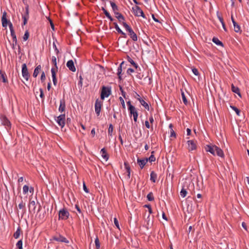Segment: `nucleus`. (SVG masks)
Listing matches in <instances>:
<instances>
[{
  "label": "nucleus",
  "mask_w": 249,
  "mask_h": 249,
  "mask_svg": "<svg viewBox=\"0 0 249 249\" xmlns=\"http://www.w3.org/2000/svg\"><path fill=\"white\" fill-rule=\"evenodd\" d=\"M113 24L114 25V27L116 29V31L120 34H121V35H123V37H126V35L125 33H124V32H123L121 29L119 28V27L118 26L117 23L116 22H114L113 23Z\"/></svg>",
  "instance_id": "23"
},
{
  "label": "nucleus",
  "mask_w": 249,
  "mask_h": 249,
  "mask_svg": "<svg viewBox=\"0 0 249 249\" xmlns=\"http://www.w3.org/2000/svg\"><path fill=\"white\" fill-rule=\"evenodd\" d=\"M181 97H182V99L184 104L186 105H187V104H188L187 100L185 97L184 92L182 91H181Z\"/></svg>",
  "instance_id": "38"
},
{
  "label": "nucleus",
  "mask_w": 249,
  "mask_h": 249,
  "mask_svg": "<svg viewBox=\"0 0 249 249\" xmlns=\"http://www.w3.org/2000/svg\"><path fill=\"white\" fill-rule=\"evenodd\" d=\"M18 207L19 209H21L22 210V216H21V217H22L23 214L26 212L25 202H24L22 200H21L20 202L18 204Z\"/></svg>",
  "instance_id": "16"
},
{
  "label": "nucleus",
  "mask_w": 249,
  "mask_h": 249,
  "mask_svg": "<svg viewBox=\"0 0 249 249\" xmlns=\"http://www.w3.org/2000/svg\"><path fill=\"white\" fill-rule=\"evenodd\" d=\"M10 32H11V36L12 37V39H14V41H15V42H16L17 36H16L14 30H11L10 31Z\"/></svg>",
  "instance_id": "47"
},
{
  "label": "nucleus",
  "mask_w": 249,
  "mask_h": 249,
  "mask_svg": "<svg viewBox=\"0 0 249 249\" xmlns=\"http://www.w3.org/2000/svg\"><path fill=\"white\" fill-rule=\"evenodd\" d=\"M233 24L234 26V30L235 32L238 33L241 31L240 26L236 22H235V24Z\"/></svg>",
  "instance_id": "34"
},
{
  "label": "nucleus",
  "mask_w": 249,
  "mask_h": 249,
  "mask_svg": "<svg viewBox=\"0 0 249 249\" xmlns=\"http://www.w3.org/2000/svg\"><path fill=\"white\" fill-rule=\"evenodd\" d=\"M145 126L147 128H150V124H149V123L148 122V121H146L145 122Z\"/></svg>",
  "instance_id": "63"
},
{
  "label": "nucleus",
  "mask_w": 249,
  "mask_h": 249,
  "mask_svg": "<svg viewBox=\"0 0 249 249\" xmlns=\"http://www.w3.org/2000/svg\"><path fill=\"white\" fill-rule=\"evenodd\" d=\"M2 79V81L3 83H8V80L7 78V76L4 71H0V80Z\"/></svg>",
  "instance_id": "19"
},
{
  "label": "nucleus",
  "mask_w": 249,
  "mask_h": 249,
  "mask_svg": "<svg viewBox=\"0 0 249 249\" xmlns=\"http://www.w3.org/2000/svg\"><path fill=\"white\" fill-rule=\"evenodd\" d=\"M128 110L129 111L131 115H133L134 113H135L137 112L135 107H130V109H128Z\"/></svg>",
  "instance_id": "44"
},
{
  "label": "nucleus",
  "mask_w": 249,
  "mask_h": 249,
  "mask_svg": "<svg viewBox=\"0 0 249 249\" xmlns=\"http://www.w3.org/2000/svg\"><path fill=\"white\" fill-rule=\"evenodd\" d=\"M144 207H146L148 208V212H149V214H151L152 213V208L150 206V205H149V204H146L144 206Z\"/></svg>",
  "instance_id": "51"
},
{
  "label": "nucleus",
  "mask_w": 249,
  "mask_h": 249,
  "mask_svg": "<svg viewBox=\"0 0 249 249\" xmlns=\"http://www.w3.org/2000/svg\"><path fill=\"white\" fill-rule=\"evenodd\" d=\"M123 25L125 28L126 31L128 32L129 35L131 39L133 41H136L138 40L137 36L133 31L132 28L125 22H123Z\"/></svg>",
  "instance_id": "2"
},
{
  "label": "nucleus",
  "mask_w": 249,
  "mask_h": 249,
  "mask_svg": "<svg viewBox=\"0 0 249 249\" xmlns=\"http://www.w3.org/2000/svg\"><path fill=\"white\" fill-rule=\"evenodd\" d=\"M45 79H46V77H45V72L44 71H42L41 72V77H40V80H41L42 82H44L45 80Z\"/></svg>",
  "instance_id": "50"
},
{
  "label": "nucleus",
  "mask_w": 249,
  "mask_h": 249,
  "mask_svg": "<svg viewBox=\"0 0 249 249\" xmlns=\"http://www.w3.org/2000/svg\"><path fill=\"white\" fill-rule=\"evenodd\" d=\"M138 100L140 102L141 104L144 107V108L148 110H149V107L148 104L145 102L142 98H138Z\"/></svg>",
  "instance_id": "27"
},
{
  "label": "nucleus",
  "mask_w": 249,
  "mask_h": 249,
  "mask_svg": "<svg viewBox=\"0 0 249 249\" xmlns=\"http://www.w3.org/2000/svg\"><path fill=\"white\" fill-rule=\"evenodd\" d=\"M127 60L130 62L135 68H138V65L128 56H127Z\"/></svg>",
  "instance_id": "35"
},
{
  "label": "nucleus",
  "mask_w": 249,
  "mask_h": 249,
  "mask_svg": "<svg viewBox=\"0 0 249 249\" xmlns=\"http://www.w3.org/2000/svg\"><path fill=\"white\" fill-rule=\"evenodd\" d=\"M242 226L245 230L247 231V226L245 222H242Z\"/></svg>",
  "instance_id": "62"
},
{
  "label": "nucleus",
  "mask_w": 249,
  "mask_h": 249,
  "mask_svg": "<svg viewBox=\"0 0 249 249\" xmlns=\"http://www.w3.org/2000/svg\"><path fill=\"white\" fill-rule=\"evenodd\" d=\"M157 177V174L154 171H152L150 173L151 181H152L153 182H155Z\"/></svg>",
  "instance_id": "31"
},
{
  "label": "nucleus",
  "mask_w": 249,
  "mask_h": 249,
  "mask_svg": "<svg viewBox=\"0 0 249 249\" xmlns=\"http://www.w3.org/2000/svg\"><path fill=\"white\" fill-rule=\"evenodd\" d=\"M109 3L110 4V5L112 9V11L114 12V14L119 13L118 12L119 11V8L118 6L115 4V3L111 0L109 1Z\"/></svg>",
  "instance_id": "20"
},
{
  "label": "nucleus",
  "mask_w": 249,
  "mask_h": 249,
  "mask_svg": "<svg viewBox=\"0 0 249 249\" xmlns=\"http://www.w3.org/2000/svg\"><path fill=\"white\" fill-rule=\"evenodd\" d=\"M113 130V126L112 124H110L108 129V135L111 136Z\"/></svg>",
  "instance_id": "41"
},
{
  "label": "nucleus",
  "mask_w": 249,
  "mask_h": 249,
  "mask_svg": "<svg viewBox=\"0 0 249 249\" xmlns=\"http://www.w3.org/2000/svg\"><path fill=\"white\" fill-rule=\"evenodd\" d=\"M100 153L102 154V157L106 160H107L108 159V156L107 153V151L105 148L101 149Z\"/></svg>",
  "instance_id": "28"
},
{
  "label": "nucleus",
  "mask_w": 249,
  "mask_h": 249,
  "mask_svg": "<svg viewBox=\"0 0 249 249\" xmlns=\"http://www.w3.org/2000/svg\"><path fill=\"white\" fill-rule=\"evenodd\" d=\"M147 199L150 201H152L154 200V197L153 196V194L152 192H150L147 195Z\"/></svg>",
  "instance_id": "36"
},
{
  "label": "nucleus",
  "mask_w": 249,
  "mask_h": 249,
  "mask_svg": "<svg viewBox=\"0 0 249 249\" xmlns=\"http://www.w3.org/2000/svg\"><path fill=\"white\" fill-rule=\"evenodd\" d=\"M53 47L54 49V50H55L56 54H58L59 53V51L58 49L57 48V47L54 42L53 43Z\"/></svg>",
  "instance_id": "56"
},
{
  "label": "nucleus",
  "mask_w": 249,
  "mask_h": 249,
  "mask_svg": "<svg viewBox=\"0 0 249 249\" xmlns=\"http://www.w3.org/2000/svg\"><path fill=\"white\" fill-rule=\"evenodd\" d=\"M111 94V87H106L103 86L101 88V99L103 100L106 97H108Z\"/></svg>",
  "instance_id": "1"
},
{
  "label": "nucleus",
  "mask_w": 249,
  "mask_h": 249,
  "mask_svg": "<svg viewBox=\"0 0 249 249\" xmlns=\"http://www.w3.org/2000/svg\"><path fill=\"white\" fill-rule=\"evenodd\" d=\"M231 107L235 111L236 114L238 115V116H240V110L237 108L236 107H234V106H231Z\"/></svg>",
  "instance_id": "45"
},
{
  "label": "nucleus",
  "mask_w": 249,
  "mask_h": 249,
  "mask_svg": "<svg viewBox=\"0 0 249 249\" xmlns=\"http://www.w3.org/2000/svg\"><path fill=\"white\" fill-rule=\"evenodd\" d=\"M42 67L40 65H38L36 68H35L33 76L34 77H36L39 74V73L40 72L41 70Z\"/></svg>",
  "instance_id": "21"
},
{
  "label": "nucleus",
  "mask_w": 249,
  "mask_h": 249,
  "mask_svg": "<svg viewBox=\"0 0 249 249\" xmlns=\"http://www.w3.org/2000/svg\"><path fill=\"white\" fill-rule=\"evenodd\" d=\"M134 71V70L132 68H129L127 70V73L130 74L131 73L133 72Z\"/></svg>",
  "instance_id": "60"
},
{
  "label": "nucleus",
  "mask_w": 249,
  "mask_h": 249,
  "mask_svg": "<svg viewBox=\"0 0 249 249\" xmlns=\"http://www.w3.org/2000/svg\"><path fill=\"white\" fill-rule=\"evenodd\" d=\"M212 40L216 45L223 46V43L221 41H220L217 38L213 37Z\"/></svg>",
  "instance_id": "33"
},
{
  "label": "nucleus",
  "mask_w": 249,
  "mask_h": 249,
  "mask_svg": "<svg viewBox=\"0 0 249 249\" xmlns=\"http://www.w3.org/2000/svg\"><path fill=\"white\" fill-rule=\"evenodd\" d=\"M192 71L195 75H196V76L199 75V72L197 69L195 68L192 69Z\"/></svg>",
  "instance_id": "54"
},
{
  "label": "nucleus",
  "mask_w": 249,
  "mask_h": 249,
  "mask_svg": "<svg viewBox=\"0 0 249 249\" xmlns=\"http://www.w3.org/2000/svg\"><path fill=\"white\" fill-rule=\"evenodd\" d=\"M114 223L115 225L116 226V227L118 229H120L119 222L116 218H114Z\"/></svg>",
  "instance_id": "53"
},
{
  "label": "nucleus",
  "mask_w": 249,
  "mask_h": 249,
  "mask_svg": "<svg viewBox=\"0 0 249 249\" xmlns=\"http://www.w3.org/2000/svg\"><path fill=\"white\" fill-rule=\"evenodd\" d=\"M154 153V151H152L151 152V156L149 157V158L148 159V160H149L150 162H153V161H155L156 160V158L155 157H154V155H153V153Z\"/></svg>",
  "instance_id": "39"
},
{
  "label": "nucleus",
  "mask_w": 249,
  "mask_h": 249,
  "mask_svg": "<svg viewBox=\"0 0 249 249\" xmlns=\"http://www.w3.org/2000/svg\"><path fill=\"white\" fill-rule=\"evenodd\" d=\"M124 165L125 169L126 170L127 173H130L131 169H130V167L128 163H127V162H124Z\"/></svg>",
  "instance_id": "40"
},
{
  "label": "nucleus",
  "mask_w": 249,
  "mask_h": 249,
  "mask_svg": "<svg viewBox=\"0 0 249 249\" xmlns=\"http://www.w3.org/2000/svg\"><path fill=\"white\" fill-rule=\"evenodd\" d=\"M0 119L2 124L6 126V129H8V128H10L11 123L8 120V119L6 118V117L2 115L0 117Z\"/></svg>",
  "instance_id": "8"
},
{
  "label": "nucleus",
  "mask_w": 249,
  "mask_h": 249,
  "mask_svg": "<svg viewBox=\"0 0 249 249\" xmlns=\"http://www.w3.org/2000/svg\"><path fill=\"white\" fill-rule=\"evenodd\" d=\"M53 240L60 242H64L66 243H68L69 241L64 237L62 236H59V237H53Z\"/></svg>",
  "instance_id": "17"
},
{
  "label": "nucleus",
  "mask_w": 249,
  "mask_h": 249,
  "mask_svg": "<svg viewBox=\"0 0 249 249\" xmlns=\"http://www.w3.org/2000/svg\"><path fill=\"white\" fill-rule=\"evenodd\" d=\"M216 146V145H207L205 147V150L207 152H210L213 155H215V147Z\"/></svg>",
  "instance_id": "12"
},
{
  "label": "nucleus",
  "mask_w": 249,
  "mask_h": 249,
  "mask_svg": "<svg viewBox=\"0 0 249 249\" xmlns=\"http://www.w3.org/2000/svg\"><path fill=\"white\" fill-rule=\"evenodd\" d=\"M231 90L232 92L237 94L240 97H241L240 89L238 87L234 86L233 84L231 85Z\"/></svg>",
  "instance_id": "24"
},
{
  "label": "nucleus",
  "mask_w": 249,
  "mask_h": 249,
  "mask_svg": "<svg viewBox=\"0 0 249 249\" xmlns=\"http://www.w3.org/2000/svg\"><path fill=\"white\" fill-rule=\"evenodd\" d=\"M148 161V158H145L143 160L138 159L137 163L140 166L141 169H142L144 165L146 164Z\"/></svg>",
  "instance_id": "13"
},
{
  "label": "nucleus",
  "mask_w": 249,
  "mask_h": 249,
  "mask_svg": "<svg viewBox=\"0 0 249 249\" xmlns=\"http://www.w3.org/2000/svg\"><path fill=\"white\" fill-rule=\"evenodd\" d=\"M21 232V228H20V227H18L16 231L14 233V237L16 239H18L19 237Z\"/></svg>",
  "instance_id": "32"
},
{
  "label": "nucleus",
  "mask_w": 249,
  "mask_h": 249,
  "mask_svg": "<svg viewBox=\"0 0 249 249\" xmlns=\"http://www.w3.org/2000/svg\"><path fill=\"white\" fill-rule=\"evenodd\" d=\"M187 143H188V145L189 151H193L196 149V145L194 141H192V140L188 141L187 142Z\"/></svg>",
  "instance_id": "10"
},
{
  "label": "nucleus",
  "mask_w": 249,
  "mask_h": 249,
  "mask_svg": "<svg viewBox=\"0 0 249 249\" xmlns=\"http://www.w3.org/2000/svg\"><path fill=\"white\" fill-rule=\"evenodd\" d=\"M66 65L71 71L75 72L76 71V68L74 66V62L72 60H69L67 62Z\"/></svg>",
  "instance_id": "9"
},
{
  "label": "nucleus",
  "mask_w": 249,
  "mask_h": 249,
  "mask_svg": "<svg viewBox=\"0 0 249 249\" xmlns=\"http://www.w3.org/2000/svg\"><path fill=\"white\" fill-rule=\"evenodd\" d=\"M102 10L103 11L105 15L106 16V17L111 21H112L114 20V19L112 18V17L110 15L109 13L103 7L101 8Z\"/></svg>",
  "instance_id": "25"
},
{
  "label": "nucleus",
  "mask_w": 249,
  "mask_h": 249,
  "mask_svg": "<svg viewBox=\"0 0 249 249\" xmlns=\"http://www.w3.org/2000/svg\"><path fill=\"white\" fill-rule=\"evenodd\" d=\"M132 115L133 116V118H134V122H136L137 121V118H138V112H137L136 113H134Z\"/></svg>",
  "instance_id": "55"
},
{
  "label": "nucleus",
  "mask_w": 249,
  "mask_h": 249,
  "mask_svg": "<svg viewBox=\"0 0 249 249\" xmlns=\"http://www.w3.org/2000/svg\"><path fill=\"white\" fill-rule=\"evenodd\" d=\"M57 71H56L54 68H52V69H51L53 81V85L54 86H56L57 84V78H56V72Z\"/></svg>",
  "instance_id": "15"
},
{
  "label": "nucleus",
  "mask_w": 249,
  "mask_h": 249,
  "mask_svg": "<svg viewBox=\"0 0 249 249\" xmlns=\"http://www.w3.org/2000/svg\"><path fill=\"white\" fill-rule=\"evenodd\" d=\"M171 137H176V133L175 132V131L173 130V129H172L171 130V135H170Z\"/></svg>",
  "instance_id": "61"
},
{
  "label": "nucleus",
  "mask_w": 249,
  "mask_h": 249,
  "mask_svg": "<svg viewBox=\"0 0 249 249\" xmlns=\"http://www.w3.org/2000/svg\"><path fill=\"white\" fill-rule=\"evenodd\" d=\"M28 207H29V211H30V209L31 208H32L33 209V211L35 213V209H36V203L35 201H34V200H32V201L30 200L29 204L28 205Z\"/></svg>",
  "instance_id": "26"
},
{
  "label": "nucleus",
  "mask_w": 249,
  "mask_h": 249,
  "mask_svg": "<svg viewBox=\"0 0 249 249\" xmlns=\"http://www.w3.org/2000/svg\"><path fill=\"white\" fill-rule=\"evenodd\" d=\"M22 75L23 77L28 81L30 77V75L28 72V70L25 63L22 65Z\"/></svg>",
  "instance_id": "6"
},
{
  "label": "nucleus",
  "mask_w": 249,
  "mask_h": 249,
  "mask_svg": "<svg viewBox=\"0 0 249 249\" xmlns=\"http://www.w3.org/2000/svg\"><path fill=\"white\" fill-rule=\"evenodd\" d=\"M29 188L28 186L25 185L23 187V193L26 194L29 191Z\"/></svg>",
  "instance_id": "49"
},
{
  "label": "nucleus",
  "mask_w": 249,
  "mask_h": 249,
  "mask_svg": "<svg viewBox=\"0 0 249 249\" xmlns=\"http://www.w3.org/2000/svg\"><path fill=\"white\" fill-rule=\"evenodd\" d=\"M7 13L6 12H3L1 18L2 25L3 27H7L9 21L6 18Z\"/></svg>",
  "instance_id": "11"
},
{
  "label": "nucleus",
  "mask_w": 249,
  "mask_h": 249,
  "mask_svg": "<svg viewBox=\"0 0 249 249\" xmlns=\"http://www.w3.org/2000/svg\"><path fill=\"white\" fill-rule=\"evenodd\" d=\"M124 62H122L120 66H119V67L118 68V69H117V75L118 76V78L119 79L121 80H122V77H121V74L122 73V66L123 65H124Z\"/></svg>",
  "instance_id": "29"
},
{
  "label": "nucleus",
  "mask_w": 249,
  "mask_h": 249,
  "mask_svg": "<svg viewBox=\"0 0 249 249\" xmlns=\"http://www.w3.org/2000/svg\"><path fill=\"white\" fill-rule=\"evenodd\" d=\"M8 24L9 25V27L10 28V30L11 31V30H14L12 23L11 22H9V23Z\"/></svg>",
  "instance_id": "64"
},
{
  "label": "nucleus",
  "mask_w": 249,
  "mask_h": 249,
  "mask_svg": "<svg viewBox=\"0 0 249 249\" xmlns=\"http://www.w3.org/2000/svg\"><path fill=\"white\" fill-rule=\"evenodd\" d=\"M52 63H53V64L54 65V66L56 68V69H55V70L57 71L56 58L55 56H52Z\"/></svg>",
  "instance_id": "42"
},
{
  "label": "nucleus",
  "mask_w": 249,
  "mask_h": 249,
  "mask_svg": "<svg viewBox=\"0 0 249 249\" xmlns=\"http://www.w3.org/2000/svg\"><path fill=\"white\" fill-rule=\"evenodd\" d=\"M16 246L18 249H22V239L19 240L16 244Z\"/></svg>",
  "instance_id": "43"
},
{
  "label": "nucleus",
  "mask_w": 249,
  "mask_h": 249,
  "mask_svg": "<svg viewBox=\"0 0 249 249\" xmlns=\"http://www.w3.org/2000/svg\"><path fill=\"white\" fill-rule=\"evenodd\" d=\"M180 196L182 197H184L186 196L187 192L185 189L182 188L180 192Z\"/></svg>",
  "instance_id": "46"
},
{
  "label": "nucleus",
  "mask_w": 249,
  "mask_h": 249,
  "mask_svg": "<svg viewBox=\"0 0 249 249\" xmlns=\"http://www.w3.org/2000/svg\"><path fill=\"white\" fill-rule=\"evenodd\" d=\"M115 15L116 18L118 19L119 22L123 24V22H124V21L125 20L124 17L123 15L120 13H116Z\"/></svg>",
  "instance_id": "22"
},
{
  "label": "nucleus",
  "mask_w": 249,
  "mask_h": 249,
  "mask_svg": "<svg viewBox=\"0 0 249 249\" xmlns=\"http://www.w3.org/2000/svg\"><path fill=\"white\" fill-rule=\"evenodd\" d=\"M66 108L65 100L64 99L60 100V106L58 110L60 112H62L65 111Z\"/></svg>",
  "instance_id": "14"
},
{
  "label": "nucleus",
  "mask_w": 249,
  "mask_h": 249,
  "mask_svg": "<svg viewBox=\"0 0 249 249\" xmlns=\"http://www.w3.org/2000/svg\"><path fill=\"white\" fill-rule=\"evenodd\" d=\"M103 102L97 99L95 101V112L97 116H99L100 114L101 107L102 106Z\"/></svg>",
  "instance_id": "7"
},
{
  "label": "nucleus",
  "mask_w": 249,
  "mask_h": 249,
  "mask_svg": "<svg viewBox=\"0 0 249 249\" xmlns=\"http://www.w3.org/2000/svg\"><path fill=\"white\" fill-rule=\"evenodd\" d=\"M17 39L16 38V42L15 41H14V39H13V44H12V48L13 49H15V46L17 44Z\"/></svg>",
  "instance_id": "59"
},
{
  "label": "nucleus",
  "mask_w": 249,
  "mask_h": 249,
  "mask_svg": "<svg viewBox=\"0 0 249 249\" xmlns=\"http://www.w3.org/2000/svg\"><path fill=\"white\" fill-rule=\"evenodd\" d=\"M132 10L134 11V15L137 17L141 16L144 18H146L145 15L142 11V10L141 9V8L138 6H135V7H132Z\"/></svg>",
  "instance_id": "3"
},
{
  "label": "nucleus",
  "mask_w": 249,
  "mask_h": 249,
  "mask_svg": "<svg viewBox=\"0 0 249 249\" xmlns=\"http://www.w3.org/2000/svg\"><path fill=\"white\" fill-rule=\"evenodd\" d=\"M95 244L96 249H100V243L98 237H97L95 240Z\"/></svg>",
  "instance_id": "37"
},
{
  "label": "nucleus",
  "mask_w": 249,
  "mask_h": 249,
  "mask_svg": "<svg viewBox=\"0 0 249 249\" xmlns=\"http://www.w3.org/2000/svg\"><path fill=\"white\" fill-rule=\"evenodd\" d=\"M214 148H215V153H216L215 154H216L217 156H218L220 157H222V158L224 157V154L223 151L220 148H219L216 146H215V147Z\"/></svg>",
  "instance_id": "18"
},
{
  "label": "nucleus",
  "mask_w": 249,
  "mask_h": 249,
  "mask_svg": "<svg viewBox=\"0 0 249 249\" xmlns=\"http://www.w3.org/2000/svg\"><path fill=\"white\" fill-rule=\"evenodd\" d=\"M56 122L61 127L63 128L65 124V121H66V116L65 114H61L59 116L57 117L56 119H55Z\"/></svg>",
  "instance_id": "4"
},
{
  "label": "nucleus",
  "mask_w": 249,
  "mask_h": 249,
  "mask_svg": "<svg viewBox=\"0 0 249 249\" xmlns=\"http://www.w3.org/2000/svg\"><path fill=\"white\" fill-rule=\"evenodd\" d=\"M79 79H80V80L78 82V85H80L81 87L82 86V80H83V78L82 77L81 75H80L79 76Z\"/></svg>",
  "instance_id": "58"
},
{
  "label": "nucleus",
  "mask_w": 249,
  "mask_h": 249,
  "mask_svg": "<svg viewBox=\"0 0 249 249\" xmlns=\"http://www.w3.org/2000/svg\"><path fill=\"white\" fill-rule=\"evenodd\" d=\"M29 37V33L28 31H26L23 36V39L24 41H26Z\"/></svg>",
  "instance_id": "48"
},
{
  "label": "nucleus",
  "mask_w": 249,
  "mask_h": 249,
  "mask_svg": "<svg viewBox=\"0 0 249 249\" xmlns=\"http://www.w3.org/2000/svg\"><path fill=\"white\" fill-rule=\"evenodd\" d=\"M119 100L121 102V103L122 104V107L123 108H125V103H124V99H123V98L122 97H119Z\"/></svg>",
  "instance_id": "52"
},
{
  "label": "nucleus",
  "mask_w": 249,
  "mask_h": 249,
  "mask_svg": "<svg viewBox=\"0 0 249 249\" xmlns=\"http://www.w3.org/2000/svg\"><path fill=\"white\" fill-rule=\"evenodd\" d=\"M70 213L65 209H61L59 212V219L66 220L69 218Z\"/></svg>",
  "instance_id": "5"
},
{
  "label": "nucleus",
  "mask_w": 249,
  "mask_h": 249,
  "mask_svg": "<svg viewBox=\"0 0 249 249\" xmlns=\"http://www.w3.org/2000/svg\"><path fill=\"white\" fill-rule=\"evenodd\" d=\"M26 15L22 16V18H23V25H25L27 23V20L29 18V11L28 7L26 8Z\"/></svg>",
  "instance_id": "30"
},
{
  "label": "nucleus",
  "mask_w": 249,
  "mask_h": 249,
  "mask_svg": "<svg viewBox=\"0 0 249 249\" xmlns=\"http://www.w3.org/2000/svg\"><path fill=\"white\" fill-rule=\"evenodd\" d=\"M39 91H40V97L43 99L44 97V93H43V90L42 89H39Z\"/></svg>",
  "instance_id": "57"
}]
</instances>
